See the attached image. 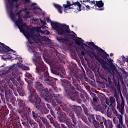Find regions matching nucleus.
<instances>
[{
	"label": "nucleus",
	"instance_id": "obj_11",
	"mask_svg": "<svg viewBox=\"0 0 128 128\" xmlns=\"http://www.w3.org/2000/svg\"><path fill=\"white\" fill-rule=\"evenodd\" d=\"M17 101L18 102V104L20 106V108L18 110V112L22 118L27 116L28 113L26 110V101L18 98Z\"/></svg>",
	"mask_w": 128,
	"mask_h": 128
},
{
	"label": "nucleus",
	"instance_id": "obj_23",
	"mask_svg": "<svg viewBox=\"0 0 128 128\" xmlns=\"http://www.w3.org/2000/svg\"><path fill=\"white\" fill-rule=\"evenodd\" d=\"M74 111H75V112L76 113V114L78 118L82 116V115L83 114H82V107H80V106L76 107Z\"/></svg>",
	"mask_w": 128,
	"mask_h": 128
},
{
	"label": "nucleus",
	"instance_id": "obj_38",
	"mask_svg": "<svg viewBox=\"0 0 128 128\" xmlns=\"http://www.w3.org/2000/svg\"><path fill=\"white\" fill-rule=\"evenodd\" d=\"M119 120V124L122 126L124 128V123H122V115L120 114L118 116V117Z\"/></svg>",
	"mask_w": 128,
	"mask_h": 128
},
{
	"label": "nucleus",
	"instance_id": "obj_10",
	"mask_svg": "<svg viewBox=\"0 0 128 128\" xmlns=\"http://www.w3.org/2000/svg\"><path fill=\"white\" fill-rule=\"evenodd\" d=\"M80 2H82V4H80V3L78 1H77L76 2H72V3H71L70 1L67 0L66 4H63V8H64V12H67L68 10H72V8L74 10V8L72 7V6L78 7V10H79V12H80V10H82V4H84V6L85 4L82 2V0L80 1Z\"/></svg>",
	"mask_w": 128,
	"mask_h": 128
},
{
	"label": "nucleus",
	"instance_id": "obj_64",
	"mask_svg": "<svg viewBox=\"0 0 128 128\" xmlns=\"http://www.w3.org/2000/svg\"><path fill=\"white\" fill-rule=\"evenodd\" d=\"M82 107L83 108V110H85V108H86V105L82 104Z\"/></svg>",
	"mask_w": 128,
	"mask_h": 128
},
{
	"label": "nucleus",
	"instance_id": "obj_26",
	"mask_svg": "<svg viewBox=\"0 0 128 128\" xmlns=\"http://www.w3.org/2000/svg\"><path fill=\"white\" fill-rule=\"evenodd\" d=\"M78 118L80 120V118L81 120H82L85 122V124H87V126H90V122H88V118H86V116H85L84 115V114H82V115H81V116H80L79 117H78Z\"/></svg>",
	"mask_w": 128,
	"mask_h": 128
},
{
	"label": "nucleus",
	"instance_id": "obj_40",
	"mask_svg": "<svg viewBox=\"0 0 128 128\" xmlns=\"http://www.w3.org/2000/svg\"><path fill=\"white\" fill-rule=\"evenodd\" d=\"M10 102H12V106H16L18 104V102H16V98L14 97L12 98L10 100Z\"/></svg>",
	"mask_w": 128,
	"mask_h": 128
},
{
	"label": "nucleus",
	"instance_id": "obj_37",
	"mask_svg": "<svg viewBox=\"0 0 128 128\" xmlns=\"http://www.w3.org/2000/svg\"><path fill=\"white\" fill-rule=\"evenodd\" d=\"M115 86H116L118 92H120V85L119 82L114 81Z\"/></svg>",
	"mask_w": 128,
	"mask_h": 128
},
{
	"label": "nucleus",
	"instance_id": "obj_22",
	"mask_svg": "<svg viewBox=\"0 0 128 128\" xmlns=\"http://www.w3.org/2000/svg\"><path fill=\"white\" fill-rule=\"evenodd\" d=\"M30 116H32L34 118V120L37 122H40V120L38 117V114L36 112L32 111Z\"/></svg>",
	"mask_w": 128,
	"mask_h": 128
},
{
	"label": "nucleus",
	"instance_id": "obj_25",
	"mask_svg": "<svg viewBox=\"0 0 128 128\" xmlns=\"http://www.w3.org/2000/svg\"><path fill=\"white\" fill-rule=\"evenodd\" d=\"M72 84L76 86L77 90H82V87L78 84V80L74 78H72Z\"/></svg>",
	"mask_w": 128,
	"mask_h": 128
},
{
	"label": "nucleus",
	"instance_id": "obj_15",
	"mask_svg": "<svg viewBox=\"0 0 128 128\" xmlns=\"http://www.w3.org/2000/svg\"><path fill=\"white\" fill-rule=\"evenodd\" d=\"M92 50H93V52H91L90 54H92L94 56V58L96 60H98V62L100 64L102 68H104V70H108V63L106 61H104L102 58H100L98 56H96V52L94 51L96 50H96L92 49Z\"/></svg>",
	"mask_w": 128,
	"mask_h": 128
},
{
	"label": "nucleus",
	"instance_id": "obj_33",
	"mask_svg": "<svg viewBox=\"0 0 128 128\" xmlns=\"http://www.w3.org/2000/svg\"><path fill=\"white\" fill-rule=\"evenodd\" d=\"M17 90L20 96H24L26 92H24V89L22 88V87L17 88Z\"/></svg>",
	"mask_w": 128,
	"mask_h": 128
},
{
	"label": "nucleus",
	"instance_id": "obj_49",
	"mask_svg": "<svg viewBox=\"0 0 128 128\" xmlns=\"http://www.w3.org/2000/svg\"><path fill=\"white\" fill-rule=\"evenodd\" d=\"M12 118L14 120H18V115H13L12 116Z\"/></svg>",
	"mask_w": 128,
	"mask_h": 128
},
{
	"label": "nucleus",
	"instance_id": "obj_17",
	"mask_svg": "<svg viewBox=\"0 0 128 128\" xmlns=\"http://www.w3.org/2000/svg\"><path fill=\"white\" fill-rule=\"evenodd\" d=\"M34 88H36L40 92H45V94H44L45 96H46V94H50V92H46L48 90V88H46L45 89L44 88V86L40 82L37 81L35 82V85H34Z\"/></svg>",
	"mask_w": 128,
	"mask_h": 128
},
{
	"label": "nucleus",
	"instance_id": "obj_48",
	"mask_svg": "<svg viewBox=\"0 0 128 128\" xmlns=\"http://www.w3.org/2000/svg\"><path fill=\"white\" fill-rule=\"evenodd\" d=\"M39 124V128H46V126L42 123V121L40 120V122H38Z\"/></svg>",
	"mask_w": 128,
	"mask_h": 128
},
{
	"label": "nucleus",
	"instance_id": "obj_34",
	"mask_svg": "<svg viewBox=\"0 0 128 128\" xmlns=\"http://www.w3.org/2000/svg\"><path fill=\"white\" fill-rule=\"evenodd\" d=\"M40 10V7H38L36 6H34L32 8H26V6L24 8H23L21 10H22V12H26V10Z\"/></svg>",
	"mask_w": 128,
	"mask_h": 128
},
{
	"label": "nucleus",
	"instance_id": "obj_47",
	"mask_svg": "<svg viewBox=\"0 0 128 128\" xmlns=\"http://www.w3.org/2000/svg\"><path fill=\"white\" fill-rule=\"evenodd\" d=\"M36 30L37 32H42H42H44V30H42L40 27H38L36 29Z\"/></svg>",
	"mask_w": 128,
	"mask_h": 128
},
{
	"label": "nucleus",
	"instance_id": "obj_43",
	"mask_svg": "<svg viewBox=\"0 0 128 128\" xmlns=\"http://www.w3.org/2000/svg\"><path fill=\"white\" fill-rule=\"evenodd\" d=\"M53 126H54L55 128H60V124L58 122H54L53 124Z\"/></svg>",
	"mask_w": 128,
	"mask_h": 128
},
{
	"label": "nucleus",
	"instance_id": "obj_56",
	"mask_svg": "<svg viewBox=\"0 0 128 128\" xmlns=\"http://www.w3.org/2000/svg\"><path fill=\"white\" fill-rule=\"evenodd\" d=\"M46 105L47 108L50 110L52 109L50 104H46Z\"/></svg>",
	"mask_w": 128,
	"mask_h": 128
},
{
	"label": "nucleus",
	"instance_id": "obj_42",
	"mask_svg": "<svg viewBox=\"0 0 128 128\" xmlns=\"http://www.w3.org/2000/svg\"><path fill=\"white\" fill-rule=\"evenodd\" d=\"M84 112L86 116H90V111L88 110V108H86L84 110Z\"/></svg>",
	"mask_w": 128,
	"mask_h": 128
},
{
	"label": "nucleus",
	"instance_id": "obj_7",
	"mask_svg": "<svg viewBox=\"0 0 128 128\" xmlns=\"http://www.w3.org/2000/svg\"><path fill=\"white\" fill-rule=\"evenodd\" d=\"M51 26L54 30H56L60 36H64V34H70V30L68 26L66 24H60L58 22H52Z\"/></svg>",
	"mask_w": 128,
	"mask_h": 128
},
{
	"label": "nucleus",
	"instance_id": "obj_6",
	"mask_svg": "<svg viewBox=\"0 0 128 128\" xmlns=\"http://www.w3.org/2000/svg\"><path fill=\"white\" fill-rule=\"evenodd\" d=\"M86 44H88V46H94L95 48L94 50H96L97 54L98 56H101V58H102L104 60H107L109 64L112 65L114 64V63H112V62H114L113 60H112V58H110V54H108L104 50H102V48L98 47V46L94 44V42H86Z\"/></svg>",
	"mask_w": 128,
	"mask_h": 128
},
{
	"label": "nucleus",
	"instance_id": "obj_20",
	"mask_svg": "<svg viewBox=\"0 0 128 128\" xmlns=\"http://www.w3.org/2000/svg\"><path fill=\"white\" fill-rule=\"evenodd\" d=\"M23 32L26 34L25 36L28 39L34 36V31H32V30H30V31L26 30V31H24Z\"/></svg>",
	"mask_w": 128,
	"mask_h": 128
},
{
	"label": "nucleus",
	"instance_id": "obj_52",
	"mask_svg": "<svg viewBox=\"0 0 128 128\" xmlns=\"http://www.w3.org/2000/svg\"><path fill=\"white\" fill-rule=\"evenodd\" d=\"M24 4H30V0H23Z\"/></svg>",
	"mask_w": 128,
	"mask_h": 128
},
{
	"label": "nucleus",
	"instance_id": "obj_9",
	"mask_svg": "<svg viewBox=\"0 0 128 128\" xmlns=\"http://www.w3.org/2000/svg\"><path fill=\"white\" fill-rule=\"evenodd\" d=\"M78 40L74 39V40L75 42V44H78L80 48V50H84V51H81V54L83 56H86V52H88V50L84 48V46H87L88 48L90 50H94L96 48L94 46H90V45L88 46L86 44L84 43V40L80 38H78Z\"/></svg>",
	"mask_w": 128,
	"mask_h": 128
},
{
	"label": "nucleus",
	"instance_id": "obj_45",
	"mask_svg": "<svg viewBox=\"0 0 128 128\" xmlns=\"http://www.w3.org/2000/svg\"><path fill=\"white\" fill-rule=\"evenodd\" d=\"M44 41L46 42H48V44H52V40H50V38H46V36H44Z\"/></svg>",
	"mask_w": 128,
	"mask_h": 128
},
{
	"label": "nucleus",
	"instance_id": "obj_54",
	"mask_svg": "<svg viewBox=\"0 0 128 128\" xmlns=\"http://www.w3.org/2000/svg\"><path fill=\"white\" fill-rule=\"evenodd\" d=\"M90 118H91V119L92 120V122H94V120H96V117L94 116V114H92L90 116Z\"/></svg>",
	"mask_w": 128,
	"mask_h": 128
},
{
	"label": "nucleus",
	"instance_id": "obj_39",
	"mask_svg": "<svg viewBox=\"0 0 128 128\" xmlns=\"http://www.w3.org/2000/svg\"><path fill=\"white\" fill-rule=\"evenodd\" d=\"M83 2H88L90 4H94V6H96V0H84L82 1Z\"/></svg>",
	"mask_w": 128,
	"mask_h": 128
},
{
	"label": "nucleus",
	"instance_id": "obj_59",
	"mask_svg": "<svg viewBox=\"0 0 128 128\" xmlns=\"http://www.w3.org/2000/svg\"><path fill=\"white\" fill-rule=\"evenodd\" d=\"M44 32H42V34H50V32L48 30L44 31Z\"/></svg>",
	"mask_w": 128,
	"mask_h": 128
},
{
	"label": "nucleus",
	"instance_id": "obj_28",
	"mask_svg": "<svg viewBox=\"0 0 128 128\" xmlns=\"http://www.w3.org/2000/svg\"><path fill=\"white\" fill-rule=\"evenodd\" d=\"M110 104L108 108L107 114H110V108H112V106H113L112 104L116 102V98H114V97L110 98Z\"/></svg>",
	"mask_w": 128,
	"mask_h": 128
},
{
	"label": "nucleus",
	"instance_id": "obj_8",
	"mask_svg": "<svg viewBox=\"0 0 128 128\" xmlns=\"http://www.w3.org/2000/svg\"><path fill=\"white\" fill-rule=\"evenodd\" d=\"M8 2L9 4V12L10 16L12 20H16V16H18V19H16V20H22V16H20V12H22V10H20L18 12L14 13V2H18V0H8Z\"/></svg>",
	"mask_w": 128,
	"mask_h": 128
},
{
	"label": "nucleus",
	"instance_id": "obj_16",
	"mask_svg": "<svg viewBox=\"0 0 128 128\" xmlns=\"http://www.w3.org/2000/svg\"><path fill=\"white\" fill-rule=\"evenodd\" d=\"M15 23L21 32H26V30L24 28H26V24L24 23V20H22V19L16 20Z\"/></svg>",
	"mask_w": 128,
	"mask_h": 128
},
{
	"label": "nucleus",
	"instance_id": "obj_32",
	"mask_svg": "<svg viewBox=\"0 0 128 128\" xmlns=\"http://www.w3.org/2000/svg\"><path fill=\"white\" fill-rule=\"evenodd\" d=\"M54 6L56 10H58L59 14H62V7L58 4H54Z\"/></svg>",
	"mask_w": 128,
	"mask_h": 128
},
{
	"label": "nucleus",
	"instance_id": "obj_61",
	"mask_svg": "<svg viewBox=\"0 0 128 128\" xmlns=\"http://www.w3.org/2000/svg\"><path fill=\"white\" fill-rule=\"evenodd\" d=\"M20 4H22L21 3H20V4H18V3L16 4L15 6V8H18V6H20Z\"/></svg>",
	"mask_w": 128,
	"mask_h": 128
},
{
	"label": "nucleus",
	"instance_id": "obj_50",
	"mask_svg": "<svg viewBox=\"0 0 128 128\" xmlns=\"http://www.w3.org/2000/svg\"><path fill=\"white\" fill-rule=\"evenodd\" d=\"M26 16L27 18H30V12L26 11Z\"/></svg>",
	"mask_w": 128,
	"mask_h": 128
},
{
	"label": "nucleus",
	"instance_id": "obj_2",
	"mask_svg": "<svg viewBox=\"0 0 128 128\" xmlns=\"http://www.w3.org/2000/svg\"><path fill=\"white\" fill-rule=\"evenodd\" d=\"M28 83L27 86L28 90L30 92V95L28 96V100L30 102L34 104V106L37 110H41L42 114H48V112H50V110L46 108V107L44 106L42 108V100L38 96L36 90L32 87V80L29 82L26 81Z\"/></svg>",
	"mask_w": 128,
	"mask_h": 128
},
{
	"label": "nucleus",
	"instance_id": "obj_62",
	"mask_svg": "<svg viewBox=\"0 0 128 128\" xmlns=\"http://www.w3.org/2000/svg\"><path fill=\"white\" fill-rule=\"evenodd\" d=\"M40 20L41 24H46V21H44L42 19H40Z\"/></svg>",
	"mask_w": 128,
	"mask_h": 128
},
{
	"label": "nucleus",
	"instance_id": "obj_36",
	"mask_svg": "<svg viewBox=\"0 0 128 128\" xmlns=\"http://www.w3.org/2000/svg\"><path fill=\"white\" fill-rule=\"evenodd\" d=\"M11 96H12V93H10V92L6 91L5 96H6V100H8L10 98Z\"/></svg>",
	"mask_w": 128,
	"mask_h": 128
},
{
	"label": "nucleus",
	"instance_id": "obj_12",
	"mask_svg": "<svg viewBox=\"0 0 128 128\" xmlns=\"http://www.w3.org/2000/svg\"><path fill=\"white\" fill-rule=\"evenodd\" d=\"M114 96L116 98L117 102L116 108L118 110L120 113L121 114L122 116H124V106H126V103L124 102H122L118 94H115Z\"/></svg>",
	"mask_w": 128,
	"mask_h": 128
},
{
	"label": "nucleus",
	"instance_id": "obj_24",
	"mask_svg": "<svg viewBox=\"0 0 128 128\" xmlns=\"http://www.w3.org/2000/svg\"><path fill=\"white\" fill-rule=\"evenodd\" d=\"M104 2L100 0V1H96V4H95V6H98V8L96 9L97 10H104V8H102L104 6Z\"/></svg>",
	"mask_w": 128,
	"mask_h": 128
},
{
	"label": "nucleus",
	"instance_id": "obj_31",
	"mask_svg": "<svg viewBox=\"0 0 128 128\" xmlns=\"http://www.w3.org/2000/svg\"><path fill=\"white\" fill-rule=\"evenodd\" d=\"M110 113H108V114H110V112H112L114 114V116H118L120 114H118V111H116V108L114 106H112L110 108V110H109Z\"/></svg>",
	"mask_w": 128,
	"mask_h": 128
},
{
	"label": "nucleus",
	"instance_id": "obj_21",
	"mask_svg": "<svg viewBox=\"0 0 128 128\" xmlns=\"http://www.w3.org/2000/svg\"><path fill=\"white\" fill-rule=\"evenodd\" d=\"M80 98H82L84 102H86V100H90V98L88 96V93H86V92L82 93L80 94Z\"/></svg>",
	"mask_w": 128,
	"mask_h": 128
},
{
	"label": "nucleus",
	"instance_id": "obj_35",
	"mask_svg": "<svg viewBox=\"0 0 128 128\" xmlns=\"http://www.w3.org/2000/svg\"><path fill=\"white\" fill-rule=\"evenodd\" d=\"M106 108H108V106L104 105L103 107L100 109V112L102 114H106V112H108V109Z\"/></svg>",
	"mask_w": 128,
	"mask_h": 128
},
{
	"label": "nucleus",
	"instance_id": "obj_46",
	"mask_svg": "<svg viewBox=\"0 0 128 128\" xmlns=\"http://www.w3.org/2000/svg\"><path fill=\"white\" fill-rule=\"evenodd\" d=\"M13 128H20V123L18 124H12Z\"/></svg>",
	"mask_w": 128,
	"mask_h": 128
},
{
	"label": "nucleus",
	"instance_id": "obj_53",
	"mask_svg": "<svg viewBox=\"0 0 128 128\" xmlns=\"http://www.w3.org/2000/svg\"><path fill=\"white\" fill-rule=\"evenodd\" d=\"M103 78L104 80H106V82H108H108L109 84H111V83H112V80H111L110 78H108V79L104 78Z\"/></svg>",
	"mask_w": 128,
	"mask_h": 128
},
{
	"label": "nucleus",
	"instance_id": "obj_13",
	"mask_svg": "<svg viewBox=\"0 0 128 128\" xmlns=\"http://www.w3.org/2000/svg\"><path fill=\"white\" fill-rule=\"evenodd\" d=\"M96 118L97 122H100V124H104L106 126V128H112V122L110 120H106L104 117L100 116L98 114H96Z\"/></svg>",
	"mask_w": 128,
	"mask_h": 128
},
{
	"label": "nucleus",
	"instance_id": "obj_1",
	"mask_svg": "<svg viewBox=\"0 0 128 128\" xmlns=\"http://www.w3.org/2000/svg\"><path fill=\"white\" fill-rule=\"evenodd\" d=\"M29 48L34 56L32 60L36 66V72L39 74V80L41 82H45L46 84L52 86L54 92H58V89L54 86L56 85V82L58 80V79L50 76L48 68L44 61H42V56L38 55V53L34 50L36 48H32L30 46H29Z\"/></svg>",
	"mask_w": 128,
	"mask_h": 128
},
{
	"label": "nucleus",
	"instance_id": "obj_44",
	"mask_svg": "<svg viewBox=\"0 0 128 128\" xmlns=\"http://www.w3.org/2000/svg\"><path fill=\"white\" fill-rule=\"evenodd\" d=\"M74 78H75L77 80V82H79L80 80L81 81L82 80V76H80L76 75L74 76Z\"/></svg>",
	"mask_w": 128,
	"mask_h": 128
},
{
	"label": "nucleus",
	"instance_id": "obj_18",
	"mask_svg": "<svg viewBox=\"0 0 128 128\" xmlns=\"http://www.w3.org/2000/svg\"><path fill=\"white\" fill-rule=\"evenodd\" d=\"M14 52V50H13L10 46H6L4 44L0 42V52L1 54H6V52Z\"/></svg>",
	"mask_w": 128,
	"mask_h": 128
},
{
	"label": "nucleus",
	"instance_id": "obj_58",
	"mask_svg": "<svg viewBox=\"0 0 128 128\" xmlns=\"http://www.w3.org/2000/svg\"><path fill=\"white\" fill-rule=\"evenodd\" d=\"M120 96L121 98V102H124V97L122 96V93L120 94Z\"/></svg>",
	"mask_w": 128,
	"mask_h": 128
},
{
	"label": "nucleus",
	"instance_id": "obj_29",
	"mask_svg": "<svg viewBox=\"0 0 128 128\" xmlns=\"http://www.w3.org/2000/svg\"><path fill=\"white\" fill-rule=\"evenodd\" d=\"M92 124L95 128H104L103 124H100V122H98L96 120L92 122Z\"/></svg>",
	"mask_w": 128,
	"mask_h": 128
},
{
	"label": "nucleus",
	"instance_id": "obj_41",
	"mask_svg": "<svg viewBox=\"0 0 128 128\" xmlns=\"http://www.w3.org/2000/svg\"><path fill=\"white\" fill-rule=\"evenodd\" d=\"M92 96H93L92 100L94 102H98V97L96 96V94L94 93H92L91 94Z\"/></svg>",
	"mask_w": 128,
	"mask_h": 128
},
{
	"label": "nucleus",
	"instance_id": "obj_60",
	"mask_svg": "<svg viewBox=\"0 0 128 128\" xmlns=\"http://www.w3.org/2000/svg\"><path fill=\"white\" fill-rule=\"evenodd\" d=\"M72 40H74H74H78V39H76V36H74V34H72Z\"/></svg>",
	"mask_w": 128,
	"mask_h": 128
},
{
	"label": "nucleus",
	"instance_id": "obj_55",
	"mask_svg": "<svg viewBox=\"0 0 128 128\" xmlns=\"http://www.w3.org/2000/svg\"><path fill=\"white\" fill-rule=\"evenodd\" d=\"M26 111L28 112V114L30 116V112H32V111H30V110L29 108H28V107H26Z\"/></svg>",
	"mask_w": 128,
	"mask_h": 128
},
{
	"label": "nucleus",
	"instance_id": "obj_63",
	"mask_svg": "<svg viewBox=\"0 0 128 128\" xmlns=\"http://www.w3.org/2000/svg\"><path fill=\"white\" fill-rule=\"evenodd\" d=\"M85 6L86 8H87L86 10H90V6L86 5Z\"/></svg>",
	"mask_w": 128,
	"mask_h": 128
},
{
	"label": "nucleus",
	"instance_id": "obj_3",
	"mask_svg": "<svg viewBox=\"0 0 128 128\" xmlns=\"http://www.w3.org/2000/svg\"><path fill=\"white\" fill-rule=\"evenodd\" d=\"M62 86H64L66 96L72 100H76L78 104L82 102V99L79 98L80 92L76 91V88L74 86L69 82L62 84Z\"/></svg>",
	"mask_w": 128,
	"mask_h": 128
},
{
	"label": "nucleus",
	"instance_id": "obj_14",
	"mask_svg": "<svg viewBox=\"0 0 128 128\" xmlns=\"http://www.w3.org/2000/svg\"><path fill=\"white\" fill-rule=\"evenodd\" d=\"M52 105L54 108H55L56 110H57L58 112L60 114V116H58V120L59 122H64L65 120L64 118H66V113L62 112V108H60V107L58 106V104L56 102H52Z\"/></svg>",
	"mask_w": 128,
	"mask_h": 128
},
{
	"label": "nucleus",
	"instance_id": "obj_5",
	"mask_svg": "<svg viewBox=\"0 0 128 128\" xmlns=\"http://www.w3.org/2000/svg\"><path fill=\"white\" fill-rule=\"evenodd\" d=\"M14 68L12 66H10L8 70L4 71V74L0 76V78H2V80H4V82L12 80V82L15 78L18 82H20V78L18 76V74L16 70H12Z\"/></svg>",
	"mask_w": 128,
	"mask_h": 128
},
{
	"label": "nucleus",
	"instance_id": "obj_19",
	"mask_svg": "<svg viewBox=\"0 0 128 128\" xmlns=\"http://www.w3.org/2000/svg\"><path fill=\"white\" fill-rule=\"evenodd\" d=\"M66 114L72 118V122L74 124H76V118L74 116V112L72 110V108L70 110L68 113Z\"/></svg>",
	"mask_w": 128,
	"mask_h": 128
},
{
	"label": "nucleus",
	"instance_id": "obj_51",
	"mask_svg": "<svg viewBox=\"0 0 128 128\" xmlns=\"http://www.w3.org/2000/svg\"><path fill=\"white\" fill-rule=\"evenodd\" d=\"M49 120H50V122L52 124H53L54 123L56 122L54 118L52 117L49 119Z\"/></svg>",
	"mask_w": 128,
	"mask_h": 128
},
{
	"label": "nucleus",
	"instance_id": "obj_30",
	"mask_svg": "<svg viewBox=\"0 0 128 128\" xmlns=\"http://www.w3.org/2000/svg\"><path fill=\"white\" fill-rule=\"evenodd\" d=\"M56 40L59 42H62V44H66L68 42V39L66 38H62L61 37H57Z\"/></svg>",
	"mask_w": 128,
	"mask_h": 128
},
{
	"label": "nucleus",
	"instance_id": "obj_57",
	"mask_svg": "<svg viewBox=\"0 0 128 128\" xmlns=\"http://www.w3.org/2000/svg\"><path fill=\"white\" fill-rule=\"evenodd\" d=\"M50 112L51 114H52V116H54V118H56V116H54V110H52V109L50 110Z\"/></svg>",
	"mask_w": 128,
	"mask_h": 128
},
{
	"label": "nucleus",
	"instance_id": "obj_27",
	"mask_svg": "<svg viewBox=\"0 0 128 128\" xmlns=\"http://www.w3.org/2000/svg\"><path fill=\"white\" fill-rule=\"evenodd\" d=\"M41 120L43 122V124L46 125V128H53L52 126L50 124H48V120L46 118L42 117L41 118Z\"/></svg>",
	"mask_w": 128,
	"mask_h": 128
},
{
	"label": "nucleus",
	"instance_id": "obj_4",
	"mask_svg": "<svg viewBox=\"0 0 128 128\" xmlns=\"http://www.w3.org/2000/svg\"><path fill=\"white\" fill-rule=\"evenodd\" d=\"M46 96L48 100H49V102H52H52H56L54 100H56L57 104L58 106H60V108H62L64 112H66V114H68L70 112V110H72V108H74V107H72L70 106H66V104L62 103V97H60V94H52V93H47L46 94ZM59 104V105H58Z\"/></svg>",
	"mask_w": 128,
	"mask_h": 128
}]
</instances>
